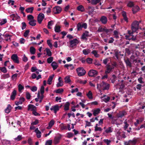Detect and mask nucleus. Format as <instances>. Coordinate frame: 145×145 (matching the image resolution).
Listing matches in <instances>:
<instances>
[{
	"mask_svg": "<svg viewBox=\"0 0 145 145\" xmlns=\"http://www.w3.org/2000/svg\"><path fill=\"white\" fill-rule=\"evenodd\" d=\"M131 29L132 31H128V33L129 35L133 34L139 29V22H138L137 21H134L131 24Z\"/></svg>",
	"mask_w": 145,
	"mask_h": 145,
	"instance_id": "1",
	"label": "nucleus"
},
{
	"mask_svg": "<svg viewBox=\"0 0 145 145\" xmlns=\"http://www.w3.org/2000/svg\"><path fill=\"white\" fill-rule=\"evenodd\" d=\"M110 86V85L109 84L103 81L100 84H97V88H100L104 90H108Z\"/></svg>",
	"mask_w": 145,
	"mask_h": 145,
	"instance_id": "2",
	"label": "nucleus"
},
{
	"mask_svg": "<svg viewBox=\"0 0 145 145\" xmlns=\"http://www.w3.org/2000/svg\"><path fill=\"white\" fill-rule=\"evenodd\" d=\"M112 31L111 29H107L106 27L104 26L103 27H99L97 31L99 32H105L106 33L108 34V33H110Z\"/></svg>",
	"mask_w": 145,
	"mask_h": 145,
	"instance_id": "3",
	"label": "nucleus"
},
{
	"mask_svg": "<svg viewBox=\"0 0 145 145\" xmlns=\"http://www.w3.org/2000/svg\"><path fill=\"white\" fill-rule=\"evenodd\" d=\"M76 71L79 76L84 75L86 73V71L83 67H79L76 69Z\"/></svg>",
	"mask_w": 145,
	"mask_h": 145,
	"instance_id": "4",
	"label": "nucleus"
},
{
	"mask_svg": "<svg viewBox=\"0 0 145 145\" xmlns=\"http://www.w3.org/2000/svg\"><path fill=\"white\" fill-rule=\"evenodd\" d=\"M79 41L76 39H75L69 41L70 46L72 48L76 46L79 43Z\"/></svg>",
	"mask_w": 145,
	"mask_h": 145,
	"instance_id": "5",
	"label": "nucleus"
},
{
	"mask_svg": "<svg viewBox=\"0 0 145 145\" xmlns=\"http://www.w3.org/2000/svg\"><path fill=\"white\" fill-rule=\"evenodd\" d=\"M97 71L94 70H90L88 72V75L90 77L95 76L97 75Z\"/></svg>",
	"mask_w": 145,
	"mask_h": 145,
	"instance_id": "6",
	"label": "nucleus"
},
{
	"mask_svg": "<svg viewBox=\"0 0 145 145\" xmlns=\"http://www.w3.org/2000/svg\"><path fill=\"white\" fill-rule=\"evenodd\" d=\"M105 67L106 68V70L105 72V74L109 73L114 69L113 67H112L109 64L107 65Z\"/></svg>",
	"mask_w": 145,
	"mask_h": 145,
	"instance_id": "7",
	"label": "nucleus"
},
{
	"mask_svg": "<svg viewBox=\"0 0 145 145\" xmlns=\"http://www.w3.org/2000/svg\"><path fill=\"white\" fill-rule=\"evenodd\" d=\"M11 58L14 62L17 63H19V61L18 60V57L16 54H12L11 56Z\"/></svg>",
	"mask_w": 145,
	"mask_h": 145,
	"instance_id": "8",
	"label": "nucleus"
},
{
	"mask_svg": "<svg viewBox=\"0 0 145 145\" xmlns=\"http://www.w3.org/2000/svg\"><path fill=\"white\" fill-rule=\"evenodd\" d=\"M62 136L59 135V136L55 137L53 140L54 143L55 144H58L60 141V140L61 139Z\"/></svg>",
	"mask_w": 145,
	"mask_h": 145,
	"instance_id": "9",
	"label": "nucleus"
},
{
	"mask_svg": "<svg viewBox=\"0 0 145 145\" xmlns=\"http://www.w3.org/2000/svg\"><path fill=\"white\" fill-rule=\"evenodd\" d=\"M44 14L40 13L38 16V21L39 23L40 24H41L43 19L44 18Z\"/></svg>",
	"mask_w": 145,
	"mask_h": 145,
	"instance_id": "10",
	"label": "nucleus"
},
{
	"mask_svg": "<svg viewBox=\"0 0 145 145\" xmlns=\"http://www.w3.org/2000/svg\"><path fill=\"white\" fill-rule=\"evenodd\" d=\"M61 11V8L59 6H56L53 8V12L55 14H57L60 13Z\"/></svg>",
	"mask_w": 145,
	"mask_h": 145,
	"instance_id": "11",
	"label": "nucleus"
},
{
	"mask_svg": "<svg viewBox=\"0 0 145 145\" xmlns=\"http://www.w3.org/2000/svg\"><path fill=\"white\" fill-rule=\"evenodd\" d=\"M123 80L121 81V82L117 84L115 86L116 89H122L124 88L125 85L123 83Z\"/></svg>",
	"mask_w": 145,
	"mask_h": 145,
	"instance_id": "12",
	"label": "nucleus"
},
{
	"mask_svg": "<svg viewBox=\"0 0 145 145\" xmlns=\"http://www.w3.org/2000/svg\"><path fill=\"white\" fill-rule=\"evenodd\" d=\"M44 88L43 86H42L41 87L40 89V92L41 94V95L40 96V94L39 93V97L40 99H43L44 97V96L43 95L44 92Z\"/></svg>",
	"mask_w": 145,
	"mask_h": 145,
	"instance_id": "13",
	"label": "nucleus"
},
{
	"mask_svg": "<svg viewBox=\"0 0 145 145\" xmlns=\"http://www.w3.org/2000/svg\"><path fill=\"white\" fill-rule=\"evenodd\" d=\"M100 20L103 24H105L107 23L108 20L106 17L102 16L100 18Z\"/></svg>",
	"mask_w": 145,
	"mask_h": 145,
	"instance_id": "14",
	"label": "nucleus"
},
{
	"mask_svg": "<svg viewBox=\"0 0 145 145\" xmlns=\"http://www.w3.org/2000/svg\"><path fill=\"white\" fill-rule=\"evenodd\" d=\"M124 61L127 67H128L129 68L131 67L132 66V63L128 58L124 59Z\"/></svg>",
	"mask_w": 145,
	"mask_h": 145,
	"instance_id": "15",
	"label": "nucleus"
},
{
	"mask_svg": "<svg viewBox=\"0 0 145 145\" xmlns=\"http://www.w3.org/2000/svg\"><path fill=\"white\" fill-rule=\"evenodd\" d=\"M51 110H54L55 114L59 110V106L57 105H56L55 106H53L50 108Z\"/></svg>",
	"mask_w": 145,
	"mask_h": 145,
	"instance_id": "16",
	"label": "nucleus"
},
{
	"mask_svg": "<svg viewBox=\"0 0 145 145\" xmlns=\"http://www.w3.org/2000/svg\"><path fill=\"white\" fill-rule=\"evenodd\" d=\"M5 38V40L7 41H10L11 40V36L8 34H4L3 35H2Z\"/></svg>",
	"mask_w": 145,
	"mask_h": 145,
	"instance_id": "17",
	"label": "nucleus"
},
{
	"mask_svg": "<svg viewBox=\"0 0 145 145\" xmlns=\"http://www.w3.org/2000/svg\"><path fill=\"white\" fill-rule=\"evenodd\" d=\"M10 17L12 18V20H16L19 19L20 18V16L18 15L17 14H12L10 15Z\"/></svg>",
	"mask_w": 145,
	"mask_h": 145,
	"instance_id": "18",
	"label": "nucleus"
},
{
	"mask_svg": "<svg viewBox=\"0 0 145 145\" xmlns=\"http://www.w3.org/2000/svg\"><path fill=\"white\" fill-rule=\"evenodd\" d=\"M101 98L103 99V100L106 103L109 101L110 99V97L106 96L105 95H104L103 97H101Z\"/></svg>",
	"mask_w": 145,
	"mask_h": 145,
	"instance_id": "19",
	"label": "nucleus"
},
{
	"mask_svg": "<svg viewBox=\"0 0 145 145\" xmlns=\"http://www.w3.org/2000/svg\"><path fill=\"white\" fill-rule=\"evenodd\" d=\"M140 8L138 6H136L134 7L132 9V10L134 14H135L137 12L139 11Z\"/></svg>",
	"mask_w": 145,
	"mask_h": 145,
	"instance_id": "20",
	"label": "nucleus"
},
{
	"mask_svg": "<svg viewBox=\"0 0 145 145\" xmlns=\"http://www.w3.org/2000/svg\"><path fill=\"white\" fill-rule=\"evenodd\" d=\"M86 10H88V12L89 14H91L94 11V7L90 6H88L86 8Z\"/></svg>",
	"mask_w": 145,
	"mask_h": 145,
	"instance_id": "21",
	"label": "nucleus"
},
{
	"mask_svg": "<svg viewBox=\"0 0 145 145\" xmlns=\"http://www.w3.org/2000/svg\"><path fill=\"white\" fill-rule=\"evenodd\" d=\"M114 51L115 55L117 59H119V56H123V54H121V52H119L117 50H115Z\"/></svg>",
	"mask_w": 145,
	"mask_h": 145,
	"instance_id": "22",
	"label": "nucleus"
},
{
	"mask_svg": "<svg viewBox=\"0 0 145 145\" xmlns=\"http://www.w3.org/2000/svg\"><path fill=\"white\" fill-rule=\"evenodd\" d=\"M35 131L36 133L37 137L38 138H40L41 136V132L38 130V128H37Z\"/></svg>",
	"mask_w": 145,
	"mask_h": 145,
	"instance_id": "23",
	"label": "nucleus"
},
{
	"mask_svg": "<svg viewBox=\"0 0 145 145\" xmlns=\"http://www.w3.org/2000/svg\"><path fill=\"white\" fill-rule=\"evenodd\" d=\"M64 66L65 67L67 68L68 69H69H69L71 70H72L74 68V67L71 64H65Z\"/></svg>",
	"mask_w": 145,
	"mask_h": 145,
	"instance_id": "24",
	"label": "nucleus"
},
{
	"mask_svg": "<svg viewBox=\"0 0 145 145\" xmlns=\"http://www.w3.org/2000/svg\"><path fill=\"white\" fill-rule=\"evenodd\" d=\"M16 94V91L15 90H14L12 93V94L10 96V99L12 100L14 99L15 96Z\"/></svg>",
	"mask_w": 145,
	"mask_h": 145,
	"instance_id": "25",
	"label": "nucleus"
},
{
	"mask_svg": "<svg viewBox=\"0 0 145 145\" xmlns=\"http://www.w3.org/2000/svg\"><path fill=\"white\" fill-rule=\"evenodd\" d=\"M54 124V121L53 120H52L49 122L48 124V126L47 127V129H50L52 127L53 125Z\"/></svg>",
	"mask_w": 145,
	"mask_h": 145,
	"instance_id": "26",
	"label": "nucleus"
},
{
	"mask_svg": "<svg viewBox=\"0 0 145 145\" xmlns=\"http://www.w3.org/2000/svg\"><path fill=\"white\" fill-rule=\"evenodd\" d=\"M100 111L101 110L100 109L97 108L94 110L93 114L95 116H96L100 112Z\"/></svg>",
	"mask_w": 145,
	"mask_h": 145,
	"instance_id": "27",
	"label": "nucleus"
},
{
	"mask_svg": "<svg viewBox=\"0 0 145 145\" xmlns=\"http://www.w3.org/2000/svg\"><path fill=\"white\" fill-rule=\"evenodd\" d=\"M51 66L52 67L54 70L56 69L58 67V65L57 63H56L55 61L53 62L51 64Z\"/></svg>",
	"mask_w": 145,
	"mask_h": 145,
	"instance_id": "28",
	"label": "nucleus"
},
{
	"mask_svg": "<svg viewBox=\"0 0 145 145\" xmlns=\"http://www.w3.org/2000/svg\"><path fill=\"white\" fill-rule=\"evenodd\" d=\"M54 76V74H53L50 76L48 79L47 82L48 84L49 85H50L52 84V81Z\"/></svg>",
	"mask_w": 145,
	"mask_h": 145,
	"instance_id": "29",
	"label": "nucleus"
},
{
	"mask_svg": "<svg viewBox=\"0 0 145 145\" xmlns=\"http://www.w3.org/2000/svg\"><path fill=\"white\" fill-rule=\"evenodd\" d=\"M125 112L124 111L120 112L117 115L118 117L121 118L125 115Z\"/></svg>",
	"mask_w": 145,
	"mask_h": 145,
	"instance_id": "30",
	"label": "nucleus"
},
{
	"mask_svg": "<svg viewBox=\"0 0 145 145\" xmlns=\"http://www.w3.org/2000/svg\"><path fill=\"white\" fill-rule=\"evenodd\" d=\"M36 21L35 20H30L28 22V24L31 26H35L36 25Z\"/></svg>",
	"mask_w": 145,
	"mask_h": 145,
	"instance_id": "31",
	"label": "nucleus"
},
{
	"mask_svg": "<svg viewBox=\"0 0 145 145\" xmlns=\"http://www.w3.org/2000/svg\"><path fill=\"white\" fill-rule=\"evenodd\" d=\"M88 32L86 31L85 32L83 33L82 35V38L83 39H86V37L89 36Z\"/></svg>",
	"mask_w": 145,
	"mask_h": 145,
	"instance_id": "32",
	"label": "nucleus"
},
{
	"mask_svg": "<svg viewBox=\"0 0 145 145\" xmlns=\"http://www.w3.org/2000/svg\"><path fill=\"white\" fill-rule=\"evenodd\" d=\"M36 107L33 105H29L28 106V110H30L31 111H33L35 109Z\"/></svg>",
	"mask_w": 145,
	"mask_h": 145,
	"instance_id": "33",
	"label": "nucleus"
},
{
	"mask_svg": "<svg viewBox=\"0 0 145 145\" xmlns=\"http://www.w3.org/2000/svg\"><path fill=\"white\" fill-rule=\"evenodd\" d=\"M11 109V106L10 105H8L7 107L5 109V112L7 113H8Z\"/></svg>",
	"mask_w": 145,
	"mask_h": 145,
	"instance_id": "34",
	"label": "nucleus"
},
{
	"mask_svg": "<svg viewBox=\"0 0 145 145\" xmlns=\"http://www.w3.org/2000/svg\"><path fill=\"white\" fill-rule=\"evenodd\" d=\"M77 9L78 10L82 12H84L85 10L84 7L82 5H80L78 6L77 8Z\"/></svg>",
	"mask_w": 145,
	"mask_h": 145,
	"instance_id": "35",
	"label": "nucleus"
},
{
	"mask_svg": "<svg viewBox=\"0 0 145 145\" xmlns=\"http://www.w3.org/2000/svg\"><path fill=\"white\" fill-rule=\"evenodd\" d=\"M82 25L81 23H78L77 26V30L78 31L82 30V28H83Z\"/></svg>",
	"mask_w": 145,
	"mask_h": 145,
	"instance_id": "36",
	"label": "nucleus"
},
{
	"mask_svg": "<svg viewBox=\"0 0 145 145\" xmlns=\"http://www.w3.org/2000/svg\"><path fill=\"white\" fill-rule=\"evenodd\" d=\"M90 50L88 49H85L83 50L82 52L84 55H87L90 52Z\"/></svg>",
	"mask_w": 145,
	"mask_h": 145,
	"instance_id": "37",
	"label": "nucleus"
},
{
	"mask_svg": "<svg viewBox=\"0 0 145 145\" xmlns=\"http://www.w3.org/2000/svg\"><path fill=\"white\" fill-rule=\"evenodd\" d=\"M30 51L31 54H34L35 53L36 50L32 46L30 48Z\"/></svg>",
	"mask_w": 145,
	"mask_h": 145,
	"instance_id": "38",
	"label": "nucleus"
},
{
	"mask_svg": "<svg viewBox=\"0 0 145 145\" xmlns=\"http://www.w3.org/2000/svg\"><path fill=\"white\" fill-rule=\"evenodd\" d=\"M130 145H135L137 142V139H133L132 140H129Z\"/></svg>",
	"mask_w": 145,
	"mask_h": 145,
	"instance_id": "39",
	"label": "nucleus"
},
{
	"mask_svg": "<svg viewBox=\"0 0 145 145\" xmlns=\"http://www.w3.org/2000/svg\"><path fill=\"white\" fill-rule=\"evenodd\" d=\"M70 103L69 102H67L64 105V110H69Z\"/></svg>",
	"mask_w": 145,
	"mask_h": 145,
	"instance_id": "40",
	"label": "nucleus"
},
{
	"mask_svg": "<svg viewBox=\"0 0 145 145\" xmlns=\"http://www.w3.org/2000/svg\"><path fill=\"white\" fill-rule=\"evenodd\" d=\"M61 27L60 26L56 25L55 27V31L56 32H59L60 31Z\"/></svg>",
	"mask_w": 145,
	"mask_h": 145,
	"instance_id": "41",
	"label": "nucleus"
},
{
	"mask_svg": "<svg viewBox=\"0 0 145 145\" xmlns=\"http://www.w3.org/2000/svg\"><path fill=\"white\" fill-rule=\"evenodd\" d=\"M33 9L34 8L33 7L29 8H27L25 10V11L27 13L30 12L32 13L33 12Z\"/></svg>",
	"mask_w": 145,
	"mask_h": 145,
	"instance_id": "42",
	"label": "nucleus"
},
{
	"mask_svg": "<svg viewBox=\"0 0 145 145\" xmlns=\"http://www.w3.org/2000/svg\"><path fill=\"white\" fill-rule=\"evenodd\" d=\"M101 0H92L91 1V4L93 5H96L99 3Z\"/></svg>",
	"mask_w": 145,
	"mask_h": 145,
	"instance_id": "43",
	"label": "nucleus"
},
{
	"mask_svg": "<svg viewBox=\"0 0 145 145\" xmlns=\"http://www.w3.org/2000/svg\"><path fill=\"white\" fill-rule=\"evenodd\" d=\"M46 51L47 55L49 56H51L52 55V52L49 49L46 48L45 49Z\"/></svg>",
	"mask_w": 145,
	"mask_h": 145,
	"instance_id": "44",
	"label": "nucleus"
},
{
	"mask_svg": "<svg viewBox=\"0 0 145 145\" xmlns=\"http://www.w3.org/2000/svg\"><path fill=\"white\" fill-rule=\"evenodd\" d=\"M91 53L94 55L95 57H98L99 56V54H97V52L96 50H93L91 52Z\"/></svg>",
	"mask_w": 145,
	"mask_h": 145,
	"instance_id": "45",
	"label": "nucleus"
},
{
	"mask_svg": "<svg viewBox=\"0 0 145 145\" xmlns=\"http://www.w3.org/2000/svg\"><path fill=\"white\" fill-rule=\"evenodd\" d=\"M116 77L114 74L112 75V77L110 79L111 82L112 83H114L115 82L116 80Z\"/></svg>",
	"mask_w": 145,
	"mask_h": 145,
	"instance_id": "46",
	"label": "nucleus"
},
{
	"mask_svg": "<svg viewBox=\"0 0 145 145\" xmlns=\"http://www.w3.org/2000/svg\"><path fill=\"white\" fill-rule=\"evenodd\" d=\"M65 83H68L71 82V80L70 78V77L69 76H67L65 78Z\"/></svg>",
	"mask_w": 145,
	"mask_h": 145,
	"instance_id": "47",
	"label": "nucleus"
},
{
	"mask_svg": "<svg viewBox=\"0 0 145 145\" xmlns=\"http://www.w3.org/2000/svg\"><path fill=\"white\" fill-rule=\"evenodd\" d=\"M22 135H19L17 137L14 138V140L15 141H18L22 140Z\"/></svg>",
	"mask_w": 145,
	"mask_h": 145,
	"instance_id": "48",
	"label": "nucleus"
},
{
	"mask_svg": "<svg viewBox=\"0 0 145 145\" xmlns=\"http://www.w3.org/2000/svg\"><path fill=\"white\" fill-rule=\"evenodd\" d=\"M87 95L89 99H92L93 98L92 94L91 91H89L88 93L87 94Z\"/></svg>",
	"mask_w": 145,
	"mask_h": 145,
	"instance_id": "49",
	"label": "nucleus"
},
{
	"mask_svg": "<svg viewBox=\"0 0 145 145\" xmlns=\"http://www.w3.org/2000/svg\"><path fill=\"white\" fill-rule=\"evenodd\" d=\"M112 131L113 129L111 127H110L105 131V132L106 133H108L112 132Z\"/></svg>",
	"mask_w": 145,
	"mask_h": 145,
	"instance_id": "50",
	"label": "nucleus"
},
{
	"mask_svg": "<svg viewBox=\"0 0 145 145\" xmlns=\"http://www.w3.org/2000/svg\"><path fill=\"white\" fill-rule=\"evenodd\" d=\"M53 24V21H51L48 23V27L49 29H51V26Z\"/></svg>",
	"mask_w": 145,
	"mask_h": 145,
	"instance_id": "51",
	"label": "nucleus"
},
{
	"mask_svg": "<svg viewBox=\"0 0 145 145\" xmlns=\"http://www.w3.org/2000/svg\"><path fill=\"white\" fill-rule=\"evenodd\" d=\"M63 85V81H60L57 83L56 86L57 87H59Z\"/></svg>",
	"mask_w": 145,
	"mask_h": 145,
	"instance_id": "52",
	"label": "nucleus"
},
{
	"mask_svg": "<svg viewBox=\"0 0 145 145\" xmlns=\"http://www.w3.org/2000/svg\"><path fill=\"white\" fill-rule=\"evenodd\" d=\"M63 91V89L62 88H59L56 90V92L57 93H61Z\"/></svg>",
	"mask_w": 145,
	"mask_h": 145,
	"instance_id": "53",
	"label": "nucleus"
},
{
	"mask_svg": "<svg viewBox=\"0 0 145 145\" xmlns=\"http://www.w3.org/2000/svg\"><path fill=\"white\" fill-rule=\"evenodd\" d=\"M18 88L19 91L20 92H21L22 90L24 89V87L20 84L18 85Z\"/></svg>",
	"mask_w": 145,
	"mask_h": 145,
	"instance_id": "54",
	"label": "nucleus"
},
{
	"mask_svg": "<svg viewBox=\"0 0 145 145\" xmlns=\"http://www.w3.org/2000/svg\"><path fill=\"white\" fill-rule=\"evenodd\" d=\"M47 43L49 46L50 47V48H52V44L51 42V40H47Z\"/></svg>",
	"mask_w": 145,
	"mask_h": 145,
	"instance_id": "55",
	"label": "nucleus"
},
{
	"mask_svg": "<svg viewBox=\"0 0 145 145\" xmlns=\"http://www.w3.org/2000/svg\"><path fill=\"white\" fill-rule=\"evenodd\" d=\"M27 18L28 20L29 21L30 20H34L33 16L31 15H28L27 16Z\"/></svg>",
	"mask_w": 145,
	"mask_h": 145,
	"instance_id": "56",
	"label": "nucleus"
},
{
	"mask_svg": "<svg viewBox=\"0 0 145 145\" xmlns=\"http://www.w3.org/2000/svg\"><path fill=\"white\" fill-rule=\"evenodd\" d=\"M52 140H50L46 141L45 145H52Z\"/></svg>",
	"mask_w": 145,
	"mask_h": 145,
	"instance_id": "57",
	"label": "nucleus"
},
{
	"mask_svg": "<svg viewBox=\"0 0 145 145\" xmlns=\"http://www.w3.org/2000/svg\"><path fill=\"white\" fill-rule=\"evenodd\" d=\"M104 142L106 143L107 145H109L111 142V141L110 140L108 139H104L103 140Z\"/></svg>",
	"mask_w": 145,
	"mask_h": 145,
	"instance_id": "58",
	"label": "nucleus"
},
{
	"mask_svg": "<svg viewBox=\"0 0 145 145\" xmlns=\"http://www.w3.org/2000/svg\"><path fill=\"white\" fill-rule=\"evenodd\" d=\"M53 57H50L48 58L47 59V62L48 63H51L53 60Z\"/></svg>",
	"mask_w": 145,
	"mask_h": 145,
	"instance_id": "59",
	"label": "nucleus"
},
{
	"mask_svg": "<svg viewBox=\"0 0 145 145\" xmlns=\"http://www.w3.org/2000/svg\"><path fill=\"white\" fill-rule=\"evenodd\" d=\"M29 31H30L29 30H26L25 31L24 34V37H26L28 36L29 33Z\"/></svg>",
	"mask_w": 145,
	"mask_h": 145,
	"instance_id": "60",
	"label": "nucleus"
},
{
	"mask_svg": "<svg viewBox=\"0 0 145 145\" xmlns=\"http://www.w3.org/2000/svg\"><path fill=\"white\" fill-rule=\"evenodd\" d=\"M22 30H24L25 29L26 27V23L25 22H23L22 23Z\"/></svg>",
	"mask_w": 145,
	"mask_h": 145,
	"instance_id": "61",
	"label": "nucleus"
},
{
	"mask_svg": "<svg viewBox=\"0 0 145 145\" xmlns=\"http://www.w3.org/2000/svg\"><path fill=\"white\" fill-rule=\"evenodd\" d=\"M26 95L27 99H30L31 96L29 92H26Z\"/></svg>",
	"mask_w": 145,
	"mask_h": 145,
	"instance_id": "62",
	"label": "nucleus"
},
{
	"mask_svg": "<svg viewBox=\"0 0 145 145\" xmlns=\"http://www.w3.org/2000/svg\"><path fill=\"white\" fill-rule=\"evenodd\" d=\"M127 5L129 7H132L133 6L134 4L133 2L130 1L127 4Z\"/></svg>",
	"mask_w": 145,
	"mask_h": 145,
	"instance_id": "63",
	"label": "nucleus"
},
{
	"mask_svg": "<svg viewBox=\"0 0 145 145\" xmlns=\"http://www.w3.org/2000/svg\"><path fill=\"white\" fill-rule=\"evenodd\" d=\"M0 70L2 72H3L4 73H5L7 72V70L5 67L0 68Z\"/></svg>",
	"mask_w": 145,
	"mask_h": 145,
	"instance_id": "64",
	"label": "nucleus"
}]
</instances>
